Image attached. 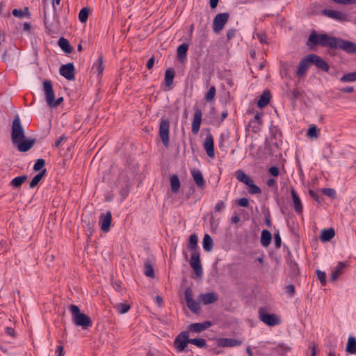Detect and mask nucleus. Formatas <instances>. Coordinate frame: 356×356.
Returning <instances> with one entry per match:
<instances>
[{
  "instance_id": "1",
  "label": "nucleus",
  "mask_w": 356,
  "mask_h": 356,
  "mask_svg": "<svg viewBox=\"0 0 356 356\" xmlns=\"http://www.w3.org/2000/svg\"><path fill=\"white\" fill-rule=\"evenodd\" d=\"M307 45L310 47L319 45L333 49H341L348 54H356V43L341 38L317 33L314 31L309 35Z\"/></svg>"
},
{
  "instance_id": "2",
  "label": "nucleus",
  "mask_w": 356,
  "mask_h": 356,
  "mask_svg": "<svg viewBox=\"0 0 356 356\" xmlns=\"http://www.w3.org/2000/svg\"><path fill=\"white\" fill-rule=\"evenodd\" d=\"M198 238L195 234H193L189 236L188 249L191 252L190 259L191 267L193 269L195 275L200 278L202 277L203 270L200 262V254L197 250Z\"/></svg>"
},
{
  "instance_id": "3",
  "label": "nucleus",
  "mask_w": 356,
  "mask_h": 356,
  "mask_svg": "<svg viewBox=\"0 0 356 356\" xmlns=\"http://www.w3.org/2000/svg\"><path fill=\"white\" fill-rule=\"evenodd\" d=\"M69 309L72 314V321L76 326H81L83 329L92 327L91 318L88 315L81 313L78 306L70 305Z\"/></svg>"
},
{
  "instance_id": "4",
  "label": "nucleus",
  "mask_w": 356,
  "mask_h": 356,
  "mask_svg": "<svg viewBox=\"0 0 356 356\" xmlns=\"http://www.w3.org/2000/svg\"><path fill=\"white\" fill-rule=\"evenodd\" d=\"M25 138L24 131L21 124L19 117L17 115L15 116L12 124L11 140L13 143H17Z\"/></svg>"
},
{
  "instance_id": "5",
  "label": "nucleus",
  "mask_w": 356,
  "mask_h": 356,
  "mask_svg": "<svg viewBox=\"0 0 356 356\" xmlns=\"http://www.w3.org/2000/svg\"><path fill=\"white\" fill-rule=\"evenodd\" d=\"M236 178L239 181L245 184L249 187V193L250 194H260L261 193V188L254 184L251 177L247 175L241 170L236 172Z\"/></svg>"
},
{
  "instance_id": "6",
  "label": "nucleus",
  "mask_w": 356,
  "mask_h": 356,
  "mask_svg": "<svg viewBox=\"0 0 356 356\" xmlns=\"http://www.w3.org/2000/svg\"><path fill=\"white\" fill-rule=\"evenodd\" d=\"M258 313L259 319L268 326H275L280 323L279 317L275 314L268 313L266 307H260Z\"/></svg>"
},
{
  "instance_id": "7",
  "label": "nucleus",
  "mask_w": 356,
  "mask_h": 356,
  "mask_svg": "<svg viewBox=\"0 0 356 356\" xmlns=\"http://www.w3.org/2000/svg\"><path fill=\"white\" fill-rule=\"evenodd\" d=\"M185 300L188 309L194 314H199L201 312V307L198 302L193 298L192 289L188 287L184 291Z\"/></svg>"
},
{
  "instance_id": "8",
  "label": "nucleus",
  "mask_w": 356,
  "mask_h": 356,
  "mask_svg": "<svg viewBox=\"0 0 356 356\" xmlns=\"http://www.w3.org/2000/svg\"><path fill=\"white\" fill-rule=\"evenodd\" d=\"M229 19V13H222L217 14L215 16L213 22V32L218 33L221 31L225 27V24L228 22Z\"/></svg>"
},
{
  "instance_id": "9",
  "label": "nucleus",
  "mask_w": 356,
  "mask_h": 356,
  "mask_svg": "<svg viewBox=\"0 0 356 356\" xmlns=\"http://www.w3.org/2000/svg\"><path fill=\"white\" fill-rule=\"evenodd\" d=\"M170 122L168 119L162 118L159 123V136L165 147L169 145Z\"/></svg>"
},
{
  "instance_id": "10",
  "label": "nucleus",
  "mask_w": 356,
  "mask_h": 356,
  "mask_svg": "<svg viewBox=\"0 0 356 356\" xmlns=\"http://www.w3.org/2000/svg\"><path fill=\"white\" fill-rule=\"evenodd\" d=\"M189 343V336L187 331L179 333L174 341V346L178 352L184 350L187 344Z\"/></svg>"
},
{
  "instance_id": "11",
  "label": "nucleus",
  "mask_w": 356,
  "mask_h": 356,
  "mask_svg": "<svg viewBox=\"0 0 356 356\" xmlns=\"http://www.w3.org/2000/svg\"><path fill=\"white\" fill-rule=\"evenodd\" d=\"M81 222L83 227L86 231L88 232V236L93 232V227L95 223V220L92 216L91 213H83L81 216Z\"/></svg>"
},
{
  "instance_id": "12",
  "label": "nucleus",
  "mask_w": 356,
  "mask_h": 356,
  "mask_svg": "<svg viewBox=\"0 0 356 356\" xmlns=\"http://www.w3.org/2000/svg\"><path fill=\"white\" fill-rule=\"evenodd\" d=\"M74 71V65L72 63L63 65L59 69L60 74L69 81H72L75 79Z\"/></svg>"
},
{
  "instance_id": "13",
  "label": "nucleus",
  "mask_w": 356,
  "mask_h": 356,
  "mask_svg": "<svg viewBox=\"0 0 356 356\" xmlns=\"http://www.w3.org/2000/svg\"><path fill=\"white\" fill-rule=\"evenodd\" d=\"M311 63L312 65H314L318 69L327 72L330 69V66L328 63L325 61L321 56L311 54H309Z\"/></svg>"
},
{
  "instance_id": "14",
  "label": "nucleus",
  "mask_w": 356,
  "mask_h": 356,
  "mask_svg": "<svg viewBox=\"0 0 356 356\" xmlns=\"http://www.w3.org/2000/svg\"><path fill=\"white\" fill-rule=\"evenodd\" d=\"M112 222V213L110 211H107L106 213H101L99 216V224L101 229L107 232L110 229L111 224Z\"/></svg>"
},
{
  "instance_id": "15",
  "label": "nucleus",
  "mask_w": 356,
  "mask_h": 356,
  "mask_svg": "<svg viewBox=\"0 0 356 356\" xmlns=\"http://www.w3.org/2000/svg\"><path fill=\"white\" fill-rule=\"evenodd\" d=\"M36 140L35 138H26L22 139L17 143H14L17 146V149L21 152H28L35 143Z\"/></svg>"
},
{
  "instance_id": "16",
  "label": "nucleus",
  "mask_w": 356,
  "mask_h": 356,
  "mask_svg": "<svg viewBox=\"0 0 356 356\" xmlns=\"http://www.w3.org/2000/svg\"><path fill=\"white\" fill-rule=\"evenodd\" d=\"M204 149H205L207 154L210 158H214L215 156V151H214V142L213 136L211 134H208L206 136L205 140L203 143Z\"/></svg>"
},
{
  "instance_id": "17",
  "label": "nucleus",
  "mask_w": 356,
  "mask_h": 356,
  "mask_svg": "<svg viewBox=\"0 0 356 356\" xmlns=\"http://www.w3.org/2000/svg\"><path fill=\"white\" fill-rule=\"evenodd\" d=\"M322 13L332 19H337L339 21H346L348 19L347 14L334 10L325 9L322 11Z\"/></svg>"
},
{
  "instance_id": "18",
  "label": "nucleus",
  "mask_w": 356,
  "mask_h": 356,
  "mask_svg": "<svg viewBox=\"0 0 356 356\" xmlns=\"http://www.w3.org/2000/svg\"><path fill=\"white\" fill-rule=\"evenodd\" d=\"M312 65L309 54L305 56L300 62L298 66L296 74L299 76H304L307 69Z\"/></svg>"
},
{
  "instance_id": "19",
  "label": "nucleus",
  "mask_w": 356,
  "mask_h": 356,
  "mask_svg": "<svg viewBox=\"0 0 356 356\" xmlns=\"http://www.w3.org/2000/svg\"><path fill=\"white\" fill-rule=\"evenodd\" d=\"M43 88L47 103V104H50V102H52V100H54V97H55L51 81L49 80H45L43 82Z\"/></svg>"
},
{
  "instance_id": "20",
  "label": "nucleus",
  "mask_w": 356,
  "mask_h": 356,
  "mask_svg": "<svg viewBox=\"0 0 356 356\" xmlns=\"http://www.w3.org/2000/svg\"><path fill=\"white\" fill-rule=\"evenodd\" d=\"M202 111L200 109L197 108L195 110L193 115V120L192 122V132L194 134H197L200 129L201 122H202Z\"/></svg>"
},
{
  "instance_id": "21",
  "label": "nucleus",
  "mask_w": 356,
  "mask_h": 356,
  "mask_svg": "<svg viewBox=\"0 0 356 356\" xmlns=\"http://www.w3.org/2000/svg\"><path fill=\"white\" fill-rule=\"evenodd\" d=\"M218 300V296L215 292L201 293L199 296V300L204 305H209L216 302Z\"/></svg>"
},
{
  "instance_id": "22",
  "label": "nucleus",
  "mask_w": 356,
  "mask_h": 356,
  "mask_svg": "<svg viewBox=\"0 0 356 356\" xmlns=\"http://www.w3.org/2000/svg\"><path fill=\"white\" fill-rule=\"evenodd\" d=\"M211 322L209 321L203 323H195L188 326V330L194 332H200L211 327Z\"/></svg>"
},
{
  "instance_id": "23",
  "label": "nucleus",
  "mask_w": 356,
  "mask_h": 356,
  "mask_svg": "<svg viewBox=\"0 0 356 356\" xmlns=\"http://www.w3.org/2000/svg\"><path fill=\"white\" fill-rule=\"evenodd\" d=\"M241 344V341L232 338H220L218 340L219 347H234Z\"/></svg>"
},
{
  "instance_id": "24",
  "label": "nucleus",
  "mask_w": 356,
  "mask_h": 356,
  "mask_svg": "<svg viewBox=\"0 0 356 356\" xmlns=\"http://www.w3.org/2000/svg\"><path fill=\"white\" fill-rule=\"evenodd\" d=\"M287 266L289 270V275L295 277L299 275V268L298 264L291 258L289 257L286 259Z\"/></svg>"
},
{
  "instance_id": "25",
  "label": "nucleus",
  "mask_w": 356,
  "mask_h": 356,
  "mask_svg": "<svg viewBox=\"0 0 356 356\" xmlns=\"http://www.w3.org/2000/svg\"><path fill=\"white\" fill-rule=\"evenodd\" d=\"M271 98V94L268 90H265L261 95L260 96L257 106L259 108H262L266 106L270 102Z\"/></svg>"
},
{
  "instance_id": "26",
  "label": "nucleus",
  "mask_w": 356,
  "mask_h": 356,
  "mask_svg": "<svg viewBox=\"0 0 356 356\" xmlns=\"http://www.w3.org/2000/svg\"><path fill=\"white\" fill-rule=\"evenodd\" d=\"M346 266H347L346 262H339L332 270L330 275V280L334 282L343 273Z\"/></svg>"
},
{
  "instance_id": "27",
  "label": "nucleus",
  "mask_w": 356,
  "mask_h": 356,
  "mask_svg": "<svg viewBox=\"0 0 356 356\" xmlns=\"http://www.w3.org/2000/svg\"><path fill=\"white\" fill-rule=\"evenodd\" d=\"M291 195L293 201V209L296 211V212L298 214H300L302 213V204L301 202V200L298 195L296 194L294 189L291 190Z\"/></svg>"
},
{
  "instance_id": "28",
  "label": "nucleus",
  "mask_w": 356,
  "mask_h": 356,
  "mask_svg": "<svg viewBox=\"0 0 356 356\" xmlns=\"http://www.w3.org/2000/svg\"><path fill=\"white\" fill-rule=\"evenodd\" d=\"M188 49V44L186 43H183L177 47V58L179 61L183 62L184 60H186L187 56Z\"/></svg>"
},
{
  "instance_id": "29",
  "label": "nucleus",
  "mask_w": 356,
  "mask_h": 356,
  "mask_svg": "<svg viewBox=\"0 0 356 356\" xmlns=\"http://www.w3.org/2000/svg\"><path fill=\"white\" fill-rule=\"evenodd\" d=\"M191 175L197 187L202 188L204 186L205 181L203 178L202 174L200 170H193L191 172Z\"/></svg>"
},
{
  "instance_id": "30",
  "label": "nucleus",
  "mask_w": 356,
  "mask_h": 356,
  "mask_svg": "<svg viewBox=\"0 0 356 356\" xmlns=\"http://www.w3.org/2000/svg\"><path fill=\"white\" fill-rule=\"evenodd\" d=\"M335 232L333 228L323 229L320 238L323 242L330 241L334 237Z\"/></svg>"
},
{
  "instance_id": "31",
  "label": "nucleus",
  "mask_w": 356,
  "mask_h": 356,
  "mask_svg": "<svg viewBox=\"0 0 356 356\" xmlns=\"http://www.w3.org/2000/svg\"><path fill=\"white\" fill-rule=\"evenodd\" d=\"M58 44L65 53L70 54L73 50V48L70 45L69 41L63 37L58 40Z\"/></svg>"
},
{
  "instance_id": "32",
  "label": "nucleus",
  "mask_w": 356,
  "mask_h": 356,
  "mask_svg": "<svg viewBox=\"0 0 356 356\" xmlns=\"http://www.w3.org/2000/svg\"><path fill=\"white\" fill-rule=\"evenodd\" d=\"M175 70L173 68H168L165 72V84L167 87H170L175 78Z\"/></svg>"
},
{
  "instance_id": "33",
  "label": "nucleus",
  "mask_w": 356,
  "mask_h": 356,
  "mask_svg": "<svg viewBox=\"0 0 356 356\" xmlns=\"http://www.w3.org/2000/svg\"><path fill=\"white\" fill-rule=\"evenodd\" d=\"M272 240V234L271 233L266 229H264L261 232V244L264 247H267L270 243Z\"/></svg>"
},
{
  "instance_id": "34",
  "label": "nucleus",
  "mask_w": 356,
  "mask_h": 356,
  "mask_svg": "<svg viewBox=\"0 0 356 356\" xmlns=\"http://www.w3.org/2000/svg\"><path fill=\"white\" fill-rule=\"evenodd\" d=\"M12 14L18 18H23L24 17L27 18L31 17V13L29 12V8L28 7H24L23 10L22 9H14L12 11Z\"/></svg>"
},
{
  "instance_id": "35",
  "label": "nucleus",
  "mask_w": 356,
  "mask_h": 356,
  "mask_svg": "<svg viewBox=\"0 0 356 356\" xmlns=\"http://www.w3.org/2000/svg\"><path fill=\"white\" fill-rule=\"evenodd\" d=\"M47 170L46 168H43L39 173H38L36 175L33 177V178L31 179L29 187L31 188H35L38 183L41 181V179L43 178V177L46 175Z\"/></svg>"
},
{
  "instance_id": "36",
  "label": "nucleus",
  "mask_w": 356,
  "mask_h": 356,
  "mask_svg": "<svg viewBox=\"0 0 356 356\" xmlns=\"http://www.w3.org/2000/svg\"><path fill=\"white\" fill-rule=\"evenodd\" d=\"M170 187L171 191L174 193H177L180 188V181L177 175H173L170 177Z\"/></svg>"
},
{
  "instance_id": "37",
  "label": "nucleus",
  "mask_w": 356,
  "mask_h": 356,
  "mask_svg": "<svg viewBox=\"0 0 356 356\" xmlns=\"http://www.w3.org/2000/svg\"><path fill=\"white\" fill-rule=\"evenodd\" d=\"M346 351L350 354H356V339L355 337H349L346 345Z\"/></svg>"
},
{
  "instance_id": "38",
  "label": "nucleus",
  "mask_w": 356,
  "mask_h": 356,
  "mask_svg": "<svg viewBox=\"0 0 356 356\" xmlns=\"http://www.w3.org/2000/svg\"><path fill=\"white\" fill-rule=\"evenodd\" d=\"M27 178L26 175L16 177L11 180L10 185L14 188H19L27 180Z\"/></svg>"
},
{
  "instance_id": "39",
  "label": "nucleus",
  "mask_w": 356,
  "mask_h": 356,
  "mask_svg": "<svg viewBox=\"0 0 356 356\" xmlns=\"http://www.w3.org/2000/svg\"><path fill=\"white\" fill-rule=\"evenodd\" d=\"M144 273L148 277H150V278L154 277V270L153 266L151 264V261L149 259H147L145 262Z\"/></svg>"
},
{
  "instance_id": "40",
  "label": "nucleus",
  "mask_w": 356,
  "mask_h": 356,
  "mask_svg": "<svg viewBox=\"0 0 356 356\" xmlns=\"http://www.w3.org/2000/svg\"><path fill=\"white\" fill-rule=\"evenodd\" d=\"M203 248L206 251H210L213 248V239L210 236V235L206 234L203 238V243H202Z\"/></svg>"
},
{
  "instance_id": "41",
  "label": "nucleus",
  "mask_w": 356,
  "mask_h": 356,
  "mask_svg": "<svg viewBox=\"0 0 356 356\" xmlns=\"http://www.w3.org/2000/svg\"><path fill=\"white\" fill-rule=\"evenodd\" d=\"M103 62H104V56L102 54H101L99 56L97 62L92 66V69H96L99 75L102 74L103 72V70H104Z\"/></svg>"
},
{
  "instance_id": "42",
  "label": "nucleus",
  "mask_w": 356,
  "mask_h": 356,
  "mask_svg": "<svg viewBox=\"0 0 356 356\" xmlns=\"http://www.w3.org/2000/svg\"><path fill=\"white\" fill-rule=\"evenodd\" d=\"M340 81L343 83L356 81V71L343 74Z\"/></svg>"
},
{
  "instance_id": "43",
  "label": "nucleus",
  "mask_w": 356,
  "mask_h": 356,
  "mask_svg": "<svg viewBox=\"0 0 356 356\" xmlns=\"http://www.w3.org/2000/svg\"><path fill=\"white\" fill-rule=\"evenodd\" d=\"M90 9L88 7L83 8L79 13V19L81 23H85L88 20Z\"/></svg>"
},
{
  "instance_id": "44",
  "label": "nucleus",
  "mask_w": 356,
  "mask_h": 356,
  "mask_svg": "<svg viewBox=\"0 0 356 356\" xmlns=\"http://www.w3.org/2000/svg\"><path fill=\"white\" fill-rule=\"evenodd\" d=\"M216 89L214 86H212L209 91L206 93L204 99L207 102H211L213 101L216 96Z\"/></svg>"
},
{
  "instance_id": "45",
  "label": "nucleus",
  "mask_w": 356,
  "mask_h": 356,
  "mask_svg": "<svg viewBox=\"0 0 356 356\" xmlns=\"http://www.w3.org/2000/svg\"><path fill=\"white\" fill-rule=\"evenodd\" d=\"M189 343L200 348H205L207 346V341L204 339H189Z\"/></svg>"
},
{
  "instance_id": "46",
  "label": "nucleus",
  "mask_w": 356,
  "mask_h": 356,
  "mask_svg": "<svg viewBox=\"0 0 356 356\" xmlns=\"http://www.w3.org/2000/svg\"><path fill=\"white\" fill-rule=\"evenodd\" d=\"M118 313L120 314H125L130 309V305L126 303H120L116 306Z\"/></svg>"
},
{
  "instance_id": "47",
  "label": "nucleus",
  "mask_w": 356,
  "mask_h": 356,
  "mask_svg": "<svg viewBox=\"0 0 356 356\" xmlns=\"http://www.w3.org/2000/svg\"><path fill=\"white\" fill-rule=\"evenodd\" d=\"M45 165V161L43 159H38L33 165V170L35 172L41 171Z\"/></svg>"
},
{
  "instance_id": "48",
  "label": "nucleus",
  "mask_w": 356,
  "mask_h": 356,
  "mask_svg": "<svg viewBox=\"0 0 356 356\" xmlns=\"http://www.w3.org/2000/svg\"><path fill=\"white\" fill-rule=\"evenodd\" d=\"M321 192L323 195L332 199L335 198L336 197V192L333 188H323L321 189Z\"/></svg>"
},
{
  "instance_id": "49",
  "label": "nucleus",
  "mask_w": 356,
  "mask_h": 356,
  "mask_svg": "<svg viewBox=\"0 0 356 356\" xmlns=\"http://www.w3.org/2000/svg\"><path fill=\"white\" fill-rule=\"evenodd\" d=\"M307 136L309 138H317L318 137V129L316 125L312 124L309 127L307 131Z\"/></svg>"
},
{
  "instance_id": "50",
  "label": "nucleus",
  "mask_w": 356,
  "mask_h": 356,
  "mask_svg": "<svg viewBox=\"0 0 356 356\" xmlns=\"http://www.w3.org/2000/svg\"><path fill=\"white\" fill-rule=\"evenodd\" d=\"M309 195L315 200L318 203H321L323 202V198L321 197L317 192L313 191V190H309Z\"/></svg>"
},
{
  "instance_id": "51",
  "label": "nucleus",
  "mask_w": 356,
  "mask_h": 356,
  "mask_svg": "<svg viewBox=\"0 0 356 356\" xmlns=\"http://www.w3.org/2000/svg\"><path fill=\"white\" fill-rule=\"evenodd\" d=\"M316 275H317V277L318 279L319 280V281L321 282V284L323 286H325V284H326V274L325 272H323L320 270H316Z\"/></svg>"
},
{
  "instance_id": "52",
  "label": "nucleus",
  "mask_w": 356,
  "mask_h": 356,
  "mask_svg": "<svg viewBox=\"0 0 356 356\" xmlns=\"http://www.w3.org/2000/svg\"><path fill=\"white\" fill-rule=\"evenodd\" d=\"M225 208V203L224 201L222 200H220V201H218L216 206L214 207V212L215 213H220L221 211H222Z\"/></svg>"
},
{
  "instance_id": "53",
  "label": "nucleus",
  "mask_w": 356,
  "mask_h": 356,
  "mask_svg": "<svg viewBox=\"0 0 356 356\" xmlns=\"http://www.w3.org/2000/svg\"><path fill=\"white\" fill-rule=\"evenodd\" d=\"M44 24L49 33L54 32L53 25L47 20L45 12L44 13Z\"/></svg>"
},
{
  "instance_id": "54",
  "label": "nucleus",
  "mask_w": 356,
  "mask_h": 356,
  "mask_svg": "<svg viewBox=\"0 0 356 356\" xmlns=\"http://www.w3.org/2000/svg\"><path fill=\"white\" fill-rule=\"evenodd\" d=\"M236 204L238 207H248L249 206V201L246 197H242L237 200Z\"/></svg>"
},
{
  "instance_id": "55",
  "label": "nucleus",
  "mask_w": 356,
  "mask_h": 356,
  "mask_svg": "<svg viewBox=\"0 0 356 356\" xmlns=\"http://www.w3.org/2000/svg\"><path fill=\"white\" fill-rule=\"evenodd\" d=\"M274 241H275V248L277 249L280 248L281 247L282 239H281V236L280 235L279 232H277V233H275Z\"/></svg>"
},
{
  "instance_id": "56",
  "label": "nucleus",
  "mask_w": 356,
  "mask_h": 356,
  "mask_svg": "<svg viewBox=\"0 0 356 356\" xmlns=\"http://www.w3.org/2000/svg\"><path fill=\"white\" fill-rule=\"evenodd\" d=\"M236 30L235 29H230L227 31L226 34L227 40L229 41L236 35Z\"/></svg>"
},
{
  "instance_id": "57",
  "label": "nucleus",
  "mask_w": 356,
  "mask_h": 356,
  "mask_svg": "<svg viewBox=\"0 0 356 356\" xmlns=\"http://www.w3.org/2000/svg\"><path fill=\"white\" fill-rule=\"evenodd\" d=\"M63 102V97H58L56 100H55V97H54V100H52V102H50V104H48V105L50 107H56V106H59Z\"/></svg>"
},
{
  "instance_id": "58",
  "label": "nucleus",
  "mask_w": 356,
  "mask_h": 356,
  "mask_svg": "<svg viewBox=\"0 0 356 356\" xmlns=\"http://www.w3.org/2000/svg\"><path fill=\"white\" fill-rule=\"evenodd\" d=\"M286 292L290 296H293L295 293V286L293 284H289L286 286Z\"/></svg>"
},
{
  "instance_id": "59",
  "label": "nucleus",
  "mask_w": 356,
  "mask_h": 356,
  "mask_svg": "<svg viewBox=\"0 0 356 356\" xmlns=\"http://www.w3.org/2000/svg\"><path fill=\"white\" fill-rule=\"evenodd\" d=\"M269 173L273 177H277L279 175L280 171L278 168L276 166H272L269 168Z\"/></svg>"
},
{
  "instance_id": "60",
  "label": "nucleus",
  "mask_w": 356,
  "mask_h": 356,
  "mask_svg": "<svg viewBox=\"0 0 356 356\" xmlns=\"http://www.w3.org/2000/svg\"><path fill=\"white\" fill-rule=\"evenodd\" d=\"M291 92H292V96H293L292 99L293 101H296V99H298L300 97V94H301L300 90L297 88H293Z\"/></svg>"
},
{
  "instance_id": "61",
  "label": "nucleus",
  "mask_w": 356,
  "mask_h": 356,
  "mask_svg": "<svg viewBox=\"0 0 356 356\" xmlns=\"http://www.w3.org/2000/svg\"><path fill=\"white\" fill-rule=\"evenodd\" d=\"M154 62H155V58L154 56H152L147 61V64H146V67L148 70H151L154 65Z\"/></svg>"
},
{
  "instance_id": "62",
  "label": "nucleus",
  "mask_w": 356,
  "mask_h": 356,
  "mask_svg": "<svg viewBox=\"0 0 356 356\" xmlns=\"http://www.w3.org/2000/svg\"><path fill=\"white\" fill-rule=\"evenodd\" d=\"M5 332L8 336H10L12 337H15V330L13 327H6L5 328Z\"/></svg>"
},
{
  "instance_id": "63",
  "label": "nucleus",
  "mask_w": 356,
  "mask_h": 356,
  "mask_svg": "<svg viewBox=\"0 0 356 356\" xmlns=\"http://www.w3.org/2000/svg\"><path fill=\"white\" fill-rule=\"evenodd\" d=\"M341 92L352 93L355 92V88L353 86H346L340 90Z\"/></svg>"
},
{
  "instance_id": "64",
  "label": "nucleus",
  "mask_w": 356,
  "mask_h": 356,
  "mask_svg": "<svg viewBox=\"0 0 356 356\" xmlns=\"http://www.w3.org/2000/svg\"><path fill=\"white\" fill-rule=\"evenodd\" d=\"M56 353L57 356H64V347L63 345H59L56 348Z\"/></svg>"
}]
</instances>
